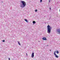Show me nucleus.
Wrapping results in <instances>:
<instances>
[{
    "label": "nucleus",
    "instance_id": "obj_1",
    "mask_svg": "<svg viewBox=\"0 0 60 60\" xmlns=\"http://www.w3.org/2000/svg\"><path fill=\"white\" fill-rule=\"evenodd\" d=\"M21 2L22 4H21V7H22V8H23V7H25V6H26V3L25 2L23 1H21Z\"/></svg>",
    "mask_w": 60,
    "mask_h": 60
},
{
    "label": "nucleus",
    "instance_id": "obj_4",
    "mask_svg": "<svg viewBox=\"0 0 60 60\" xmlns=\"http://www.w3.org/2000/svg\"><path fill=\"white\" fill-rule=\"evenodd\" d=\"M57 32H58L59 34H60V29H57Z\"/></svg>",
    "mask_w": 60,
    "mask_h": 60
},
{
    "label": "nucleus",
    "instance_id": "obj_15",
    "mask_svg": "<svg viewBox=\"0 0 60 60\" xmlns=\"http://www.w3.org/2000/svg\"><path fill=\"white\" fill-rule=\"evenodd\" d=\"M26 56H27V53H26Z\"/></svg>",
    "mask_w": 60,
    "mask_h": 60
},
{
    "label": "nucleus",
    "instance_id": "obj_3",
    "mask_svg": "<svg viewBox=\"0 0 60 60\" xmlns=\"http://www.w3.org/2000/svg\"><path fill=\"white\" fill-rule=\"evenodd\" d=\"M56 51H55L54 52V56H55L56 57H57V58H58L59 57L58 56H57L56 54Z\"/></svg>",
    "mask_w": 60,
    "mask_h": 60
},
{
    "label": "nucleus",
    "instance_id": "obj_7",
    "mask_svg": "<svg viewBox=\"0 0 60 60\" xmlns=\"http://www.w3.org/2000/svg\"><path fill=\"white\" fill-rule=\"evenodd\" d=\"M24 20H25V21H26V22H28V21H27V20L26 19H25Z\"/></svg>",
    "mask_w": 60,
    "mask_h": 60
},
{
    "label": "nucleus",
    "instance_id": "obj_10",
    "mask_svg": "<svg viewBox=\"0 0 60 60\" xmlns=\"http://www.w3.org/2000/svg\"><path fill=\"white\" fill-rule=\"evenodd\" d=\"M56 52L57 54H58V53H59V52L58 51H56Z\"/></svg>",
    "mask_w": 60,
    "mask_h": 60
},
{
    "label": "nucleus",
    "instance_id": "obj_6",
    "mask_svg": "<svg viewBox=\"0 0 60 60\" xmlns=\"http://www.w3.org/2000/svg\"><path fill=\"white\" fill-rule=\"evenodd\" d=\"M43 40H47V39H46V38L45 37H44L42 38Z\"/></svg>",
    "mask_w": 60,
    "mask_h": 60
},
{
    "label": "nucleus",
    "instance_id": "obj_18",
    "mask_svg": "<svg viewBox=\"0 0 60 60\" xmlns=\"http://www.w3.org/2000/svg\"><path fill=\"white\" fill-rule=\"evenodd\" d=\"M50 51H51V50H50Z\"/></svg>",
    "mask_w": 60,
    "mask_h": 60
},
{
    "label": "nucleus",
    "instance_id": "obj_11",
    "mask_svg": "<svg viewBox=\"0 0 60 60\" xmlns=\"http://www.w3.org/2000/svg\"><path fill=\"white\" fill-rule=\"evenodd\" d=\"M42 0H40V2L41 3V2H42Z\"/></svg>",
    "mask_w": 60,
    "mask_h": 60
},
{
    "label": "nucleus",
    "instance_id": "obj_8",
    "mask_svg": "<svg viewBox=\"0 0 60 60\" xmlns=\"http://www.w3.org/2000/svg\"><path fill=\"white\" fill-rule=\"evenodd\" d=\"M18 44H19V45L20 46V45H21L19 43V41H18Z\"/></svg>",
    "mask_w": 60,
    "mask_h": 60
},
{
    "label": "nucleus",
    "instance_id": "obj_5",
    "mask_svg": "<svg viewBox=\"0 0 60 60\" xmlns=\"http://www.w3.org/2000/svg\"><path fill=\"white\" fill-rule=\"evenodd\" d=\"M31 57L32 58H33L34 57V53H32L31 54Z\"/></svg>",
    "mask_w": 60,
    "mask_h": 60
},
{
    "label": "nucleus",
    "instance_id": "obj_2",
    "mask_svg": "<svg viewBox=\"0 0 60 60\" xmlns=\"http://www.w3.org/2000/svg\"><path fill=\"white\" fill-rule=\"evenodd\" d=\"M47 33L49 34V33H50L51 32V27L49 25H48L47 26Z\"/></svg>",
    "mask_w": 60,
    "mask_h": 60
},
{
    "label": "nucleus",
    "instance_id": "obj_17",
    "mask_svg": "<svg viewBox=\"0 0 60 60\" xmlns=\"http://www.w3.org/2000/svg\"><path fill=\"white\" fill-rule=\"evenodd\" d=\"M50 2V0H49V2Z\"/></svg>",
    "mask_w": 60,
    "mask_h": 60
},
{
    "label": "nucleus",
    "instance_id": "obj_14",
    "mask_svg": "<svg viewBox=\"0 0 60 60\" xmlns=\"http://www.w3.org/2000/svg\"><path fill=\"white\" fill-rule=\"evenodd\" d=\"M3 42H4V41H4V40H3Z\"/></svg>",
    "mask_w": 60,
    "mask_h": 60
},
{
    "label": "nucleus",
    "instance_id": "obj_12",
    "mask_svg": "<svg viewBox=\"0 0 60 60\" xmlns=\"http://www.w3.org/2000/svg\"><path fill=\"white\" fill-rule=\"evenodd\" d=\"M37 11V9H36L35 11L36 12V11Z\"/></svg>",
    "mask_w": 60,
    "mask_h": 60
},
{
    "label": "nucleus",
    "instance_id": "obj_9",
    "mask_svg": "<svg viewBox=\"0 0 60 60\" xmlns=\"http://www.w3.org/2000/svg\"><path fill=\"white\" fill-rule=\"evenodd\" d=\"M36 23V22L35 21H33V24H34V23Z\"/></svg>",
    "mask_w": 60,
    "mask_h": 60
},
{
    "label": "nucleus",
    "instance_id": "obj_13",
    "mask_svg": "<svg viewBox=\"0 0 60 60\" xmlns=\"http://www.w3.org/2000/svg\"><path fill=\"white\" fill-rule=\"evenodd\" d=\"M8 60H11V59H10V58H8Z\"/></svg>",
    "mask_w": 60,
    "mask_h": 60
},
{
    "label": "nucleus",
    "instance_id": "obj_16",
    "mask_svg": "<svg viewBox=\"0 0 60 60\" xmlns=\"http://www.w3.org/2000/svg\"><path fill=\"white\" fill-rule=\"evenodd\" d=\"M49 9H50V10H51V8H49Z\"/></svg>",
    "mask_w": 60,
    "mask_h": 60
}]
</instances>
